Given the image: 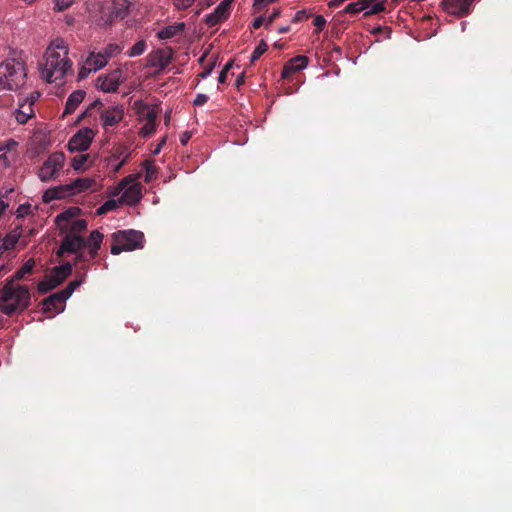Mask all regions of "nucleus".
I'll return each mask as SVG.
<instances>
[{"mask_svg": "<svg viewBox=\"0 0 512 512\" xmlns=\"http://www.w3.org/2000/svg\"><path fill=\"white\" fill-rule=\"evenodd\" d=\"M35 266V261L29 259L18 269L14 275L8 277L0 289V311L7 315L22 313L31 304V294L27 285L16 284L30 275Z\"/></svg>", "mask_w": 512, "mask_h": 512, "instance_id": "f257e3e1", "label": "nucleus"}, {"mask_svg": "<svg viewBox=\"0 0 512 512\" xmlns=\"http://www.w3.org/2000/svg\"><path fill=\"white\" fill-rule=\"evenodd\" d=\"M26 78L24 62L9 58L0 64V89L16 91L24 86Z\"/></svg>", "mask_w": 512, "mask_h": 512, "instance_id": "f03ea898", "label": "nucleus"}, {"mask_svg": "<svg viewBox=\"0 0 512 512\" xmlns=\"http://www.w3.org/2000/svg\"><path fill=\"white\" fill-rule=\"evenodd\" d=\"M72 65V61L68 57H61L58 51L48 49L45 64L41 70L42 78L49 83L62 80L72 70Z\"/></svg>", "mask_w": 512, "mask_h": 512, "instance_id": "7ed1b4c3", "label": "nucleus"}, {"mask_svg": "<svg viewBox=\"0 0 512 512\" xmlns=\"http://www.w3.org/2000/svg\"><path fill=\"white\" fill-rule=\"evenodd\" d=\"M111 253L119 255L123 251H133L143 247L144 234L136 230H121L112 234Z\"/></svg>", "mask_w": 512, "mask_h": 512, "instance_id": "20e7f679", "label": "nucleus"}, {"mask_svg": "<svg viewBox=\"0 0 512 512\" xmlns=\"http://www.w3.org/2000/svg\"><path fill=\"white\" fill-rule=\"evenodd\" d=\"M72 264L66 262L60 266L52 269L51 275L47 276L45 280L38 283V291L41 294L48 293L57 286H59L66 278L72 274Z\"/></svg>", "mask_w": 512, "mask_h": 512, "instance_id": "39448f33", "label": "nucleus"}, {"mask_svg": "<svg viewBox=\"0 0 512 512\" xmlns=\"http://www.w3.org/2000/svg\"><path fill=\"white\" fill-rule=\"evenodd\" d=\"M64 162L65 155L63 152L52 153L40 167L38 177L42 182L56 179L63 169Z\"/></svg>", "mask_w": 512, "mask_h": 512, "instance_id": "423d86ee", "label": "nucleus"}, {"mask_svg": "<svg viewBox=\"0 0 512 512\" xmlns=\"http://www.w3.org/2000/svg\"><path fill=\"white\" fill-rule=\"evenodd\" d=\"M123 71L117 68L108 74L100 75L97 79L99 88L106 93L116 92L119 85L124 82Z\"/></svg>", "mask_w": 512, "mask_h": 512, "instance_id": "0eeeda50", "label": "nucleus"}, {"mask_svg": "<svg viewBox=\"0 0 512 512\" xmlns=\"http://www.w3.org/2000/svg\"><path fill=\"white\" fill-rule=\"evenodd\" d=\"M85 247L86 243L84 237L75 233H66L56 254L58 257H62L66 252L78 253Z\"/></svg>", "mask_w": 512, "mask_h": 512, "instance_id": "6e6552de", "label": "nucleus"}, {"mask_svg": "<svg viewBox=\"0 0 512 512\" xmlns=\"http://www.w3.org/2000/svg\"><path fill=\"white\" fill-rule=\"evenodd\" d=\"M94 138V132L90 128L80 129L68 142L70 151H85L89 148Z\"/></svg>", "mask_w": 512, "mask_h": 512, "instance_id": "1a4fd4ad", "label": "nucleus"}, {"mask_svg": "<svg viewBox=\"0 0 512 512\" xmlns=\"http://www.w3.org/2000/svg\"><path fill=\"white\" fill-rule=\"evenodd\" d=\"M233 0H223L214 10L213 13L205 17V23L209 27L216 26L226 20L230 14V5Z\"/></svg>", "mask_w": 512, "mask_h": 512, "instance_id": "9d476101", "label": "nucleus"}, {"mask_svg": "<svg viewBox=\"0 0 512 512\" xmlns=\"http://www.w3.org/2000/svg\"><path fill=\"white\" fill-rule=\"evenodd\" d=\"M124 116L122 106H112L104 109L100 114V119L104 128L117 125Z\"/></svg>", "mask_w": 512, "mask_h": 512, "instance_id": "9b49d317", "label": "nucleus"}, {"mask_svg": "<svg viewBox=\"0 0 512 512\" xmlns=\"http://www.w3.org/2000/svg\"><path fill=\"white\" fill-rule=\"evenodd\" d=\"M473 0H443V9L453 15L464 16L470 12Z\"/></svg>", "mask_w": 512, "mask_h": 512, "instance_id": "f8f14e48", "label": "nucleus"}, {"mask_svg": "<svg viewBox=\"0 0 512 512\" xmlns=\"http://www.w3.org/2000/svg\"><path fill=\"white\" fill-rule=\"evenodd\" d=\"M66 297L58 291L42 301L43 311L45 313H60L64 311Z\"/></svg>", "mask_w": 512, "mask_h": 512, "instance_id": "ddd939ff", "label": "nucleus"}, {"mask_svg": "<svg viewBox=\"0 0 512 512\" xmlns=\"http://www.w3.org/2000/svg\"><path fill=\"white\" fill-rule=\"evenodd\" d=\"M309 58L304 55H298L290 59L283 67L282 78L288 79L295 72L301 71L307 67Z\"/></svg>", "mask_w": 512, "mask_h": 512, "instance_id": "4468645a", "label": "nucleus"}, {"mask_svg": "<svg viewBox=\"0 0 512 512\" xmlns=\"http://www.w3.org/2000/svg\"><path fill=\"white\" fill-rule=\"evenodd\" d=\"M95 183L93 179L90 178H77L73 180L69 184H65L64 186H68L66 193L68 196H73L78 193L84 192L92 187Z\"/></svg>", "mask_w": 512, "mask_h": 512, "instance_id": "2eb2a0df", "label": "nucleus"}, {"mask_svg": "<svg viewBox=\"0 0 512 512\" xmlns=\"http://www.w3.org/2000/svg\"><path fill=\"white\" fill-rule=\"evenodd\" d=\"M103 234L98 230H93L89 237L85 239L86 247L89 250L91 259H94L98 255V250L101 247L103 241Z\"/></svg>", "mask_w": 512, "mask_h": 512, "instance_id": "dca6fc26", "label": "nucleus"}, {"mask_svg": "<svg viewBox=\"0 0 512 512\" xmlns=\"http://www.w3.org/2000/svg\"><path fill=\"white\" fill-rule=\"evenodd\" d=\"M21 236V229L17 227L8 233L4 238L0 239V256L9 250L14 249L16 243Z\"/></svg>", "mask_w": 512, "mask_h": 512, "instance_id": "f3484780", "label": "nucleus"}, {"mask_svg": "<svg viewBox=\"0 0 512 512\" xmlns=\"http://www.w3.org/2000/svg\"><path fill=\"white\" fill-rule=\"evenodd\" d=\"M85 95L86 93L84 90H76L72 92L66 101L63 117L72 114L77 109V107L82 103V101L85 98Z\"/></svg>", "mask_w": 512, "mask_h": 512, "instance_id": "a211bd4d", "label": "nucleus"}, {"mask_svg": "<svg viewBox=\"0 0 512 512\" xmlns=\"http://www.w3.org/2000/svg\"><path fill=\"white\" fill-rule=\"evenodd\" d=\"M81 213L80 208L78 207H70L65 211L61 212L56 216V224L59 226L61 231H64L65 224H69L73 220H76L79 214Z\"/></svg>", "mask_w": 512, "mask_h": 512, "instance_id": "6ab92c4d", "label": "nucleus"}, {"mask_svg": "<svg viewBox=\"0 0 512 512\" xmlns=\"http://www.w3.org/2000/svg\"><path fill=\"white\" fill-rule=\"evenodd\" d=\"M141 197L140 187L138 185H131L124 190L121 199L129 205H135L141 200Z\"/></svg>", "mask_w": 512, "mask_h": 512, "instance_id": "aec40b11", "label": "nucleus"}, {"mask_svg": "<svg viewBox=\"0 0 512 512\" xmlns=\"http://www.w3.org/2000/svg\"><path fill=\"white\" fill-rule=\"evenodd\" d=\"M67 187L68 186L60 185L47 189L43 194V201L49 203L56 199H63L68 197L66 193Z\"/></svg>", "mask_w": 512, "mask_h": 512, "instance_id": "412c9836", "label": "nucleus"}, {"mask_svg": "<svg viewBox=\"0 0 512 512\" xmlns=\"http://www.w3.org/2000/svg\"><path fill=\"white\" fill-rule=\"evenodd\" d=\"M85 63L90 66L94 72H96L103 68L108 62L99 52H91L86 58Z\"/></svg>", "mask_w": 512, "mask_h": 512, "instance_id": "4be33fe9", "label": "nucleus"}, {"mask_svg": "<svg viewBox=\"0 0 512 512\" xmlns=\"http://www.w3.org/2000/svg\"><path fill=\"white\" fill-rule=\"evenodd\" d=\"M184 28H185L184 23H178L176 25L167 26L158 33V37L160 39H170V38L182 33Z\"/></svg>", "mask_w": 512, "mask_h": 512, "instance_id": "5701e85b", "label": "nucleus"}, {"mask_svg": "<svg viewBox=\"0 0 512 512\" xmlns=\"http://www.w3.org/2000/svg\"><path fill=\"white\" fill-rule=\"evenodd\" d=\"M87 229V221L84 219H76L70 222L69 224H65L64 231L66 233H75L79 234Z\"/></svg>", "mask_w": 512, "mask_h": 512, "instance_id": "b1692460", "label": "nucleus"}, {"mask_svg": "<svg viewBox=\"0 0 512 512\" xmlns=\"http://www.w3.org/2000/svg\"><path fill=\"white\" fill-rule=\"evenodd\" d=\"M144 169H145V182L149 183L152 182L157 178L158 175V168L154 165L152 161H145L144 162Z\"/></svg>", "mask_w": 512, "mask_h": 512, "instance_id": "393cba45", "label": "nucleus"}, {"mask_svg": "<svg viewBox=\"0 0 512 512\" xmlns=\"http://www.w3.org/2000/svg\"><path fill=\"white\" fill-rule=\"evenodd\" d=\"M24 108V106H21ZM34 115L31 104L26 107V110L19 109L16 111L15 118L19 124H25L29 120L30 117Z\"/></svg>", "mask_w": 512, "mask_h": 512, "instance_id": "a878e982", "label": "nucleus"}, {"mask_svg": "<svg viewBox=\"0 0 512 512\" xmlns=\"http://www.w3.org/2000/svg\"><path fill=\"white\" fill-rule=\"evenodd\" d=\"M130 153L126 148H119L116 153L113 154V158H121L120 162L115 166V172H118L128 161Z\"/></svg>", "mask_w": 512, "mask_h": 512, "instance_id": "bb28decb", "label": "nucleus"}, {"mask_svg": "<svg viewBox=\"0 0 512 512\" xmlns=\"http://www.w3.org/2000/svg\"><path fill=\"white\" fill-rule=\"evenodd\" d=\"M122 50V47H120L118 44H109L107 45L102 51H99V53L105 58V60L108 62V60L120 53Z\"/></svg>", "mask_w": 512, "mask_h": 512, "instance_id": "cd10ccee", "label": "nucleus"}, {"mask_svg": "<svg viewBox=\"0 0 512 512\" xmlns=\"http://www.w3.org/2000/svg\"><path fill=\"white\" fill-rule=\"evenodd\" d=\"M158 116V109L157 108H150L147 105H144L143 110L141 112V117L146 122H155Z\"/></svg>", "mask_w": 512, "mask_h": 512, "instance_id": "c85d7f7f", "label": "nucleus"}, {"mask_svg": "<svg viewBox=\"0 0 512 512\" xmlns=\"http://www.w3.org/2000/svg\"><path fill=\"white\" fill-rule=\"evenodd\" d=\"M146 47H147L146 41L145 40H140V41L136 42L131 47V49L127 52V55L129 57L140 56V55H142L145 52Z\"/></svg>", "mask_w": 512, "mask_h": 512, "instance_id": "c756f323", "label": "nucleus"}, {"mask_svg": "<svg viewBox=\"0 0 512 512\" xmlns=\"http://www.w3.org/2000/svg\"><path fill=\"white\" fill-rule=\"evenodd\" d=\"M267 49L268 44L264 40H261L252 52L250 62L254 63L257 61L267 51Z\"/></svg>", "mask_w": 512, "mask_h": 512, "instance_id": "7c9ffc66", "label": "nucleus"}, {"mask_svg": "<svg viewBox=\"0 0 512 512\" xmlns=\"http://www.w3.org/2000/svg\"><path fill=\"white\" fill-rule=\"evenodd\" d=\"M118 207V203L116 200L110 199L107 200L104 204H102L97 210L96 215H104L109 211H112Z\"/></svg>", "mask_w": 512, "mask_h": 512, "instance_id": "2f4dec72", "label": "nucleus"}, {"mask_svg": "<svg viewBox=\"0 0 512 512\" xmlns=\"http://www.w3.org/2000/svg\"><path fill=\"white\" fill-rule=\"evenodd\" d=\"M89 158L88 154H80L73 158L72 167L74 170H81Z\"/></svg>", "mask_w": 512, "mask_h": 512, "instance_id": "473e14b6", "label": "nucleus"}, {"mask_svg": "<svg viewBox=\"0 0 512 512\" xmlns=\"http://www.w3.org/2000/svg\"><path fill=\"white\" fill-rule=\"evenodd\" d=\"M82 284V280H73L71 281L67 287L61 290V293L68 299L72 293Z\"/></svg>", "mask_w": 512, "mask_h": 512, "instance_id": "72a5a7b5", "label": "nucleus"}, {"mask_svg": "<svg viewBox=\"0 0 512 512\" xmlns=\"http://www.w3.org/2000/svg\"><path fill=\"white\" fill-rule=\"evenodd\" d=\"M363 10H365V8L362 5L361 1L358 0L357 2L349 3L345 7L344 12L345 13H349V14H358L359 12H361Z\"/></svg>", "mask_w": 512, "mask_h": 512, "instance_id": "f704fd0d", "label": "nucleus"}, {"mask_svg": "<svg viewBox=\"0 0 512 512\" xmlns=\"http://www.w3.org/2000/svg\"><path fill=\"white\" fill-rule=\"evenodd\" d=\"M48 49H53L54 51L61 50L64 53V56L68 55V48L64 40L56 39L51 43V46Z\"/></svg>", "mask_w": 512, "mask_h": 512, "instance_id": "c9c22d12", "label": "nucleus"}, {"mask_svg": "<svg viewBox=\"0 0 512 512\" xmlns=\"http://www.w3.org/2000/svg\"><path fill=\"white\" fill-rule=\"evenodd\" d=\"M156 129V123L155 122H145L143 127L140 130V134L143 137H148L154 133Z\"/></svg>", "mask_w": 512, "mask_h": 512, "instance_id": "e433bc0d", "label": "nucleus"}, {"mask_svg": "<svg viewBox=\"0 0 512 512\" xmlns=\"http://www.w3.org/2000/svg\"><path fill=\"white\" fill-rule=\"evenodd\" d=\"M74 1L75 0H55L54 9L59 12L65 11L74 3Z\"/></svg>", "mask_w": 512, "mask_h": 512, "instance_id": "4c0bfd02", "label": "nucleus"}, {"mask_svg": "<svg viewBox=\"0 0 512 512\" xmlns=\"http://www.w3.org/2000/svg\"><path fill=\"white\" fill-rule=\"evenodd\" d=\"M385 2H377L372 5L371 9L365 15H375L385 10Z\"/></svg>", "mask_w": 512, "mask_h": 512, "instance_id": "58836bf2", "label": "nucleus"}, {"mask_svg": "<svg viewBox=\"0 0 512 512\" xmlns=\"http://www.w3.org/2000/svg\"><path fill=\"white\" fill-rule=\"evenodd\" d=\"M309 14L306 12V10H300L297 11L292 19L294 23H299L307 20L309 18Z\"/></svg>", "mask_w": 512, "mask_h": 512, "instance_id": "ea45409f", "label": "nucleus"}, {"mask_svg": "<svg viewBox=\"0 0 512 512\" xmlns=\"http://www.w3.org/2000/svg\"><path fill=\"white\" fill-rule=\"evenodd\" d=\"M9 165L6 147H0V168H6Z\"/></svg>", "mask_w": 512, "mask_h": 512, "instance_id": "a19ab883", "label": "nucleus"}, {"mask_svg": "<svg viewBox=\"0 0 512 512\" xmlns=\"http://www.w3.org/2000/svg\"><path fill=\"white\" fill-rule=\"evenodd\" d=\"M75 254H76V257L74 260L75 265H77L78 263H81V262H88V261L92 260L90 258L89 253L85 254L84 252H82V250H80L78 253H75Z\"/></svg>", "mask_w": 512, "mask_h": 512, "instance_id": "79ce46f5", "label": "nucleus"}, {"mask_svg": "<svg viewBox=\"0 0 512 512\" xmlns=\"http://www.w3.org/2000/svg\"><path fill=\"white\" fill-rule=\"evenodd\" d=\"M313 24L317 28V31L319 32V31L323 30V28L325 27L326 19L322 15H317L314 18Z\"/></svg>", "mask_w": 512, "mask_h": 512, "instance_id": "37998d69", "label": "nucleus"}, {"mask_svg": "<svg viewBox=\"0 0 512 512\" xmlns=\"http://www.w3.org/2000/svg\"><path fill=\"white\" fill-rule=\"evenodd\" d=\"M93 71V69L88 66L85 62H84V65L81 66V68L79 69V73H78V78L81 80V79H84L86 78L91 72Z\"/></svg>", "mask_w": 512, "mask_h": 512, "instance_id": "c03bdc74", "label": "nucleus"}, {"mask_svg": "<svg viewBox=\"0 0 512 512\" xmlns=\"http://www.w3.org/2000/svg\"><path fill=\"white\" fill-rule=\"evenodd\" d=\"M194 1L195 0H173V3L178 9H186L190 7Z\"/></svg>", "mask_w": 512, "mask_h": 512, "instance_id": "a18cd8bd", "label": "nucleus"}, {"mask_svg": "<svg viewBox=\"0 0 512 512\" xmlns=\"http://www.w3.org/2000/svg\"><path fill=\"white\" fill-rule=\"evenodd\" d=\"M209 100V97L206 94H198L196 98L194 99V105L196 106H202L207 103Z\"/></svg>", "mask_w": 512, "mask_h": 512, "instance_id": "49530a36", "label": "nucleus"}, {"mask_svg": "<svg viewBox=\"0 0 512 512\" xmlns=\"http://www.w3.org/2000/svg\"><path fill=\"white\" fill-rule=\"evenodd\" d=\"M214 66H215V62L211 63L203 72H201L198 76L202 79H205L206 77H208L211 72L213 71L214 69Z\"/></svg>", "mask_w": 512, "mask_h": 512, "instance_id": "de8ad7c7", "label": "nucleus"}, {"mask_svg": "<svg viewBox=\"0 0 512 512\" xmlns=\"http://www.w3.org/2000/svg\"><path fill=\"white\" fill-rule=\"evenodd\" d=\"M281 14L279 9L275 10L267 19L266 26L271 25Z\"/></svg>", "mask_w": 512, "mask_h": 512, "instance_id": "09e8293b", "label": "nucleus"}, {"mask_svg": "<svg viewBox=\"0 0 512 512\" xmlns=\"http://www.w3.org/2000/svg\"><path fill=\"white\" fill-rule=\"evenodd\" d=\"M270 4L268 0H255L253 7L255 10H261L265 5Z\"/></svg>", "mask_w": 512, "mask_h": 512, "instance_id": "8fccbe9b", "label": "nucleus"}, {"mask_svg": "<svg viewBox=\"0 0 512 512\" xmlns=\"http://www.w3.org/2000/svg\"><path fill=\"white\" fill-rule=\"evenodd\" d=\"M263 23H264V18L262 16H260V17H257L254 19L252 26L254 29H258L263 25Z\"/></svg>", "mask_w": 512, "mask_h": 512, "instance_id": "3c124183", "label": "nucleus"}, {"mask_svg": "<svg viewBox=\"0 0 512 512\" xmlns=\"http://www.w3.org/2000/svg\"><path fill=\"white\" fill-rule=\"evenodd\" d=\"M92 111L93 110L91 109V107H88L82 114L79 115L77 122L82 121L85 117L91 116Z\"/></svg>", "mask_w": 512, "mask_h": 512, "instance_id": "603ef678", "label": "nucleus"}, {"mask_svg": "<svg viewBox=\"0 0 512 512\" xmlns=\"http://www.w3.org/2000/svg\"><path fill=\"white\" fill-rule=\"evenodd\" d=\"M227 76H228V73L226 71H221L220 74H219V77H218V82L220 84H224L226 83L227 81Z\"/></svg>", "mask_w": 512, "mask_h": 512, "instance_id": "864d4df0", "label": "nucleus"}, {"mask_svg": "<svg viewBox=\"0 0 512 512\" xmlns=\"http://www.w3.org/2000/svg\"><path fill=\"white\" fill-rule=\"evenodd\" d=\"M17 146V142L14 141V140H9L7 142L6 145H4L3 147H6V152L8 153V151H11L12 149H14L15 147Z\"/></svg>", "mask_w": 512, "mask_h": 512, "instance_id": "5fc2aeb1", "label": "nucleus"}, {"mask_svg": "<svg viewBox=\"0 0 512 512\" xmlns=\"http://www.w3.org/2000/svg\"><path fill=\"white\" fill-rule=\"evenodd\" d=\"M191 138V134L189 132H184L180 137V142L185 145L189 139Z\"/></svg>", "mask_w": 512, "mask_h": 512, "instance_id": "6e6d98bb", "label": "nucleus"}, {"mask_svg": "<svg viewBox=\"0 0 512 512\" xmlns=\"http://www.w3.org/2000/svg\"><path fill=\"white\" fill-rule=\"evenodd\" d=\"M161 69H164L169 64V57L161 56L159 60Z\"/></svg>", "mask_w": 512, "mask_h": 512, "instance_id": "4d7b16f0", "label": "nucleus"}, {"mask_svg": "<svg viewBox=\"0 0 512 512\" xmlns=\"http://www.w3.org/2000/svg\"><path fill=\"white\" fill-rule=\"evenodd\" d=\"M244 82H245V75H244V73H241V74L237 77L236 82H235V85H236L237 87H240L241 85H243V84H244Z\"/></svg>", "mask_w": 512, "mask_h": 512, "instance_id": "13d9d810", "label": "nucleus"}, {"mask_svg": "<svg viewBox=\"0 0 512 512\" xmlns=\"http://www.w3.org/2000/svg\"><path fill=\"white\" fill-rule=\"evenodd\" d=\"M8 271H9L8 266L5 264H2L0 266V278H2Z\"/></svg>", "mask_w": 512, "mask_h": 512, "instance_id": "bf43d9fd", "label": "nucleus"}, {"mask_svg": "<svg viewBox=\"0 0 512 512\" xmlns=\"http://www.w3.org/2000/svg\"><path fill=\"white\" fill-rule=\"evenodd\" d=\"M290 31V27L289 26H282L278 29V33L279 34H284V33H287Z\"/></svg>", "mask_w": 512, "mask_h": 512, "instance_id": "052dcab7", "label": "nucleus"}, {"mask_svg": "<svg viewBox=\"0 0 512 512\" xmlns=\"http://www.w3.org/2000/svg\"><path fill=\"white\" fill-rule=\"evenodd\" d=\"M165 144V138L162 139V141L158 144V146L156 147V149L154 150V154H158L162 148V146Z\"/></svg>", "mask_w": 512, "mask_h": 512, "instance_id": "680f3d73", "label": "nucleus"}, {"mask_svg": "<svg viewBox=\"0 0 512 512\" xmlns=\"http://www.w3.org/2000/svg\"><path fill=\"white\" fill-rule=\"evenodd\" d=\"M233 67V61H229L226 63V65L224 66V68L222 69L223 71H226L227 73L229 72V70Z\"/></svg>", "mask_w": 512, "mask_h": 512, "instance_id": "e2e57ef3", "label": "nucleus"}, {"mask_svg": "<svg viewBox=\"0 0 512 512\" xmlns=\"http://www.w3.org/2000/svg\"><path fill=\"white\" fill-rule=\"evenodd\" d=\"M101 106H102V102L100 100H96L89 107H91V109L93 110L94 108L101 107Z\"/></svg>", "mask_w": 512, "mask_h": 512, "instance_id": "0e129e2a", "label": "nucleus"}, {"mask_svg": "<svg viewBox=\"0 0 512 512\" xmlns=\"http://www.w3.org/2000/svg\"><path fill=\"white\" fill-rule=\"evenodd\" d=\"M274 47H275L276 49H283L284 44H283V43H280V42H276V43L274 44Z\"/></svg>", "mask_w": 512, "mask_h": 512, "instance_id": "69168bd1", "label": "nucleus"}, {"mask_svg": "<svg viewBox=\"0 0 512 512\" xmlns=\"http://www.w3.org/2000/svg\"><path fill=\"white\" fill-rule=\"evenodd\" d=\"M24 208H25L24 206H20V207L18 208V213H19L20 215H22V209H24Z\"/></svg>", "mask_w": 512, "mask_h": 512, "instance_id": "338daca9", "label": "nucleus"}, {"mask_svg": "<svg viewBox=\"0 0 512 512\" xmlns=\"http://www.w3.org/2000/svg\"><path fill=\"white\" fill-rule=\"evenodd\" d=\"M168 121H169V115H168V114H166V115H165V123L167 124V123H168Z\"/></svg>", "mask_w": 512, "mask_h": 512, "instance_id": "774afa93", "label": "nucleus"}]
</instances>
